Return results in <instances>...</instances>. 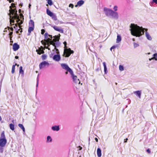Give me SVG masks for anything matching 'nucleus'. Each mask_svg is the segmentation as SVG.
<instances>
[{
	"label": "nucleus",
	"instance_id": "nucleus-1",
	"mask_svg": "<svg viewBox=\"0 0 157 157\" xmlns=\"http://www.w3.org/2000/svg\"><path fill=\"white\" fill-rule=\"evenodd\" d=\"M130 29L131 34L136 37H140L144 34V29L142 27H140L137 25L134 24H131Z\"/></svg>",
	"mask_w": 157,
	"mask_h": 157
},
{
	"label": "nucleus",
	"instance_id": "nucleus-2",
	"mask_svg": "<svg viewBox=\"0 0 157 157\" xmlns=\"http://www.w3.org/2000/svg\"><path fill=\"white\" fill-rule=\"evenodd\" d=\"M61 66L63 68L67 70V71H68L70 73L72 77L73 80L75 83L78 84H80V82L79 79L77 78V76L74 75L73 71L65 63H62L61 64Z\"/></svg>",
	"mask_w": 157,
	"mask_h": 157
},
{
	"label": "nucleus",
	"instance_id": "nucleus-3",
	"mask_svg": "<svg viewBox=\"0 0 157 157\" xmlns=\"http://www.w3.org/2000/svg\"><path fill=\"white\" fill-rule=\"evenodd\" d=\"M104 11L107 16H111L113 17H117L118 14L117 12H114L112 10L105 7Z\"/></svg>",
	"mask_w": 157,
	"mask_h": 157
},
{
	"label": "nucleus",
	"instance_id": "nucleus-4",
	"mask_svg": "<svg viewBox=\"0 0 157 157\" xmlns=\"http://www.w3.org/2000/svg\"><path fill=\"white\" fill-rule=\"evenodd\" d=\"M44 37L46 39V40H45L46 42H47L48 46L51 44L53 45L55 48V47H56L55 42L52 41H50L52 38V35H49L48 33H46L44 34Z\"/></svg>",
	"mask_w": 157,
	"mask_h": 157
},
{
	"label": "nucleus",
	"instance_id": "nucleus-5",
	"mask_svg": "<svg viewBox=\"0 0 157 157\" xmlns=\"http://www.w3.org/2000/svg\"><path fill=\"white\" fill-rule=\"evenodd\" d=\"M7 143V140L6 138L4 132H2L0 138V146L1 147H4Z\"/></svg>",
	"mask_w": 157,
	"mask_h": 157
},
{
	"label": "nucleus",
	"instance_id": "nucleus-6",
	"mask_svg": "<svg viewBox=\"0 0 157 157\" xmlns=\"http://www.w3.org/2000/svg\"><path fill=\"white\" fill-rule=\"evenodd\" d=\"M74 53V51L72 50L70 48H65L64 49L63 56L66 57H69L71 54Z\"/></svg>",
	"mask_w": 157,
	"mask_h": 157
},
{
	"label": "nucleus",
	"instance_id": "nucleus-7",
	"mask_svg": "<svg viewBox=\"0 0 157 157\" xmlns=\"http://www.w3.org/2000/svg\"><path fill=\"white\" fill-rule=\"evenodd\" d=\"M9 12L10 13L9 14V15L10 16H11V15H12V16H12V19L14 18H17L18 17H19L17 14V11L16 8L13 9H10L9 10Z\"/></svg>",
	"mask_w": 157,
	"mask_h": 157
},
{
	"label": "nucleus",
	"instance_id": "nucleus-8",
	"mask_svg": "<svg viewBox=\"0 0 157 157\" xmlns=\"http://www.w3.org/2000/svg\"><path fill=\"white\" fill-rule=\"evenodd\" d=\"M10 17L11 18V19H10V24L11 25H14V24H13V25L11 24V23H14V19H17V20L16 21L17 23H18V22L20 21V19L19 18V17H17V18H14L12 19V16H10Z\"/></svg>",
	"mask_w": 157,
	"mask_h": 157
},
{
	"label": "nucleus",
	"instance_id": "nucleus-9",
	"mask_svg": "<svg viewBox=\"0 0 157 157\" xmlns=\"http://www.w3.org/2000/svg\"><path fill=\"white\" fill-rule=\"evenodd\" d=\"M48 65V62L45 61L43 62L40 63L39 64V67L40 69H42L46 65Z\"/></svg>",
	"mask_w": 157,
	"mask_h": 157
},
{
	"label": "nucleus",
	"instance_id": "nucleus-10",
	"mask_svg": "<svg viewBox=\"0 0 157 157\" xmlns=\"http://www.w3.org/2000/svg\"><path fill=\"white\" fill-rule=\"evenodd\" d=\"M53 59L56 61H59L60 59V56L58 54L55 55L53 56Z\"/></svg>",
	"mask_w": 157,
	"mask_h": 157
},
{
	"label": "nucleus",
	"instance_id": "nucleus-11",
	"mask_svg": "<svg viewBox=\"0 0 157 157\" xmlns=\"http://www.w3.org/2000/svg\"><path fill=\"white\" fill-rule=\"evenodd\" d=\"M19 46L16 43L13 44V49L14 51H17L19 48Z\"/></svg>",
	"mask_w": 157,
	"mask_h": 157
},
{
	"label": "nucleus",
	"instance_id": "nucleus-12",
	"mask_svg": "<svg viewBox=\"0 0 157 157\" xmlns=\"http://www.w3.org/2000/svg\"><path fill=\"white\" fill-rule=\"evenodd\" d=\"M53 28L56 31H58L61 33H63V29L60 28L59 27L57 26H54L53 27Z\"/></svg>",
	"mask_w": 157,
	"mask_h": 157
},
{
	"label": "nucleus",
	"instance_id": "nucleus-13",
	"mask_svg": "<svg viewBox=\"0 0 157 157\" xmlns=\"http://www.w3.org/2000/svg\"><path fill=\"white\" fill-rule=\"evenodd\" d=\"M97 154L98 157H101V150L100 148H98L97 150Z\"/></svg>",
	"mask_w": 157,
	"mask_h": 157
},
{
	"label": "nucleus",
	"instance_id": "nucleus-14",
	"mask_svg": "<svg viewBox=\"0 0 157 157\" xmlns=\"http://www.w3.org/2000/svg\"><path fill=\"white\" fill-rule=\"evenodd\" d=\"M34 27L29 26L28 29V35H29L30 34L31 32L33 31L34 30Z\"/></svg>",
	"mask_w": 157,
	"mask_h": 157
},
{
	"label": "nucleus",
	"instance_id": "nucleus-15",
	"mask_svg": "<svg viewBox=\"0 0 157 157\" xmlns=\"http://www.w3.org/2000/svg\"><path fill=\"white\" fill-rule=\"evenodd\" d=\"M134 93L136 95L138 96L139 98H141V92L140 91H136L134 92Z\"/></svg>",
	"mask_w": 157,
	"mask_h": 157
},
{
	"label": "nucleus",
	"instance_id": "nucleus-16",
	"mask_svg": "<svg viewBox=\"0 0 157 157\" xmlns=\"http://www.w3.org/2000/svg\"><path fill=\"white\" fill-rule=\"evenodd\" d=\"M36 52H37V54L39 55H40L41 54L44 53V51L43 49H40L39 48V49L36 50Z\"/></svg>",
	"mask_w": 157,
	"mask_h": 157
},
{
	"label": "nucleus",
	"instance_id": "nucleus-17",
	"mask_svg": "<svg viewBox=\"0 0 157 157\" xmlns=\"http://www.w3.org/2000/svg\"><path fill=\"white\" fill-rule=\"evenodd\" d=\"M52 128L54 131H58L59 129V126H54L52 127Z\"/></svg>",
	"mask_w": 157,
	"mask_h": 157
},
{
	"label": "nucleus",
	"instance_id": "nucleus-18",
	"mask_svg": "<svg viewBox=\"0 0 157 157\" xmlns=\"http://www.w3.org/2000/svg\"><path fill=\"white\" fill-rule=\"evenodd\" d=\"M46 13L50 17L52 16L53 14V13L51 12L48 9H47Z\"/></svg>",
	"mask_w": 157,
	"mask_h": 157
},
{
	"label": "nucleus",
	"instance_id": "nucleus-19",
	"mask_svg": "<svg viewBox=\"0 0 157 157\" xmlns=\"http://www.w3.org/2000/svg\"><path fill=\"white\" fill-rule=\"evenodd\" d=\"M146 36L147 38L149 40H151L152 38L149 34L147 32H146Z\"/></svg>",
	"mask_w": 157,
	"mask_h": 157
},
{
	"label": "nucleus",
	"instance_id": "nucleus-20",
	"mask_svg": "<svg viewBox=\"0 0 157 157\" xmlns=\"http://www.w3.org/2000/svg\"><path fill=\"white\" fill-rule=\"evenodd\" d=\"M154 57L151 59H149V60H151L152 59H155V60H157V54L155 53L153 55Z\"/></svg>",
	"mask_w": 157,
	"mask_h": 157
},
{
	"label": "nucleus",
	"instance_id": "nucleus-21",
	"mask_svg": "<svg viewBox=\"0 0 157 157\" xmlns=\"http://www.w3.org/2000/svg\"><path fill=\"white\" fill-rule=\"evenodd\" d=\"M103 64L104 67V71L105 73L106 74L107 73V69L106 65V63L105 62L103 63Z\"/></svg>",
	"mask_w": 157,
	"mask_h": 157
},
{
	"label": "nucleus",
	"instance_id": "nucleus-22",
	"mask_svg": "<svg viewBox=\"0 0 157 157\" xmlns=\"http://www.w3.org/2000/svg\"><path fill=\"white\" fill-rule=\"evenodd\" d=\"M121 40V36L120 35H118L117 36L116 42L117 43H118Z\"/></svg>",
	"mask_w": 157,
	"mask_h": 157
},
{
	"label": "nucleus",
	"instance_id": "nucleus-23",
	"mask_svg": "<svg viewBox=\"0 0 157 157\" xmlns=\"http://www.w3.org/2000/svg\"><path fill=\"white\" fill-rule=\"evenodd\" d=\"M9 126L10 128L12 131H13L14 130V125L13 124L11 123L10 124Z\"/></svg>",
	"mask_w": 157,
	"mask_h": 157
},
{
	"label": "nucleus",
	"instance_id": "nucleus-24",
	"mask_svg": "<svg viewBox=\"0 0 157 157\" xmlns=\"http://www.w3.org/2000/svg\"><path fill=\"white\" fill-rule=\"evenodd\" d=\"M17 65V63H15V65H14L12 66V70H11V73L12 74H13L15 72V66Z\"/></svg>",
	"mask_w": 157,
	"mask_h": 157
},
{
	"label": "nucleus",
	"instance_id": "nucleus-25",
	"mask_svg": "<svg viewBox=\"0 0 157 157\" xmlns=\"http://www.w3.org/2000/svg\"><path fill=\"white\" fill-rule=\"evenodd\" d=\"M29 25L32 27H34V21L32 20H30L29 22Z\"/></svg>",
	"mask_w": 157,
	"mask_h": 157
},
{
	"label": "nucleus",
	"instance_id": "nucleus-26",
	"mask_svg": "<svg viewBox=\"0 0 157 157\" xmlns=\"http://www.w3.org/2000/svg\"><path fill=\"white\" fill-rule=\"evenodd\" d=\"M18 125V126L22 130L23 132H25V128L23 126V125L22 124H19Z\"/></svg>",
	"mask_w": 157,
	"mask_h": 157
},
{
	"label": "nucleus",
	"instance_id": "nucleus-27",
	"mask_svg": "<svg viewBox=\"0 0 157 157\" xmlns=\"http://www.w3.org/2000/svg\"><path fill=\"white\" fill-rule=\"evenodd\" d=\"M84 3V1L82 0H81L78 2L77 4L78 6H81Z\"/></svg>",
	"mask_w": 157,
	"mask_h": 157
},
{
	"label": "nucleus",
	"instance_id": "nucleus-28",
	"mask_svg": "<svg viewBox=\"0 0 157 157\" xmlns=\"http://www.w3.org/2000/svg\"><path fill=\"white\" fill-rule=\"evenodd\" d=\"M19 73L22 74V75H23L24 72L22 69V66H20V67Z\"/></svg>",
	"mask_w": 157,
	"mask_h": 157
},
{
	"label": "nucleus",
	"instance_id": "nucleus-29",
	"mask_svg": "<svg viewBox=\"0 0 157 157\" xmlns=\"http://www.w3.org/2000/svg\"><path fill=\"white\" fill-rule=\"evenodd\" d=\"M54 38L53 39V40H50V41H52L54 42H56L58 40L57 39L58 37L56 36H54Z\"/></svg>",
	"mask_w": 157,
	"mask_h": 157
},
{
	"label": "nucleus",
	"instance_id": "nucleus-30",
	"mask_svg": "<svg viewBox=\"0 0 157 157\" xmlns=\"http://www.w3.org/2000/svg\"><path fill=\"white\" fill-rule=\"evenodd\" d=\"M51 17L52 19H53L54 21H56L57 20V16L54 14H53L52 16H51Z\"/></svg>",
	"mask_w": 157,
	"mask_h": 157
},
{
	"label": "nucleus",
	"instance_id": "nucleus-31",
	"mask_svg": "<svg viewBox=\"0 0 157 157\" xmlns=\"http://www.w3.org/2000/svg\"><path fill=\"white\" fill-rule=\"evenodd\" d=\"M12 8H16V6H15V4H14L13 3H12L11 4V6H10V9H12Z\"/></svg>",
	"mask_w": 157,
	"mask_h": 157
},
{
	"label": "nucleus",
	"instance_id": "nucleus-32",
	"mask_svg": "<svg viewBox=\"0 0 157 157\" xmlns=\"http://www.w3.org/2000/svg\"><path fill=\"white\" fill-rule=\"evenodd\" d=\"M45 40H46V39H45L44 40H41V43L42 44H43L44 46H45L46 45V43H47V42H46Z\"/></svg>",
	"mask_w": 157,
	"mask_h": 157
},
{
	"label": "nucleus",
	"instance_id": "nucleus-33",
	"mask_svg": "<svg viewBox=\"0 0 157 157\" xmlns=\"http://www.w3.org/2000/svg\"><path fill=\"white\" fill-rule=\"evenodd\" d=\"M41 57L43 60H45L47 58V56L45 54L43 55Z\"/></svg>",
	"mask_w": 157,
	"mask_h": 157
},
{
	"label": "nucleus",
	"instance_id": "nucleus-34",
	"mask_svg": "<svg viewBox=\"0 0 157 157\" xmlns=\"http://www.w3.org/2000/svg\"><path fill=\"white\" fill-rule=\"evenodd\" d=\"M119 70L121 71H123L124 70L123 67L121 65H120L119 66Z\"/></svg>",
	"mask_w": 157,
	"mask_h": 157
},
{
	"label": "nucleus",
	"instance_id": "nucleus-35",
	"mask_svg": "<svg viewBox=\"0 0 157 157\" xmlns=\"http://www.w3.org/2000/svg\"><path fill=\"white\" fill-rule=\"evenodd\" d=\"M47 140L48 141H49L50 142H51L52 141V139L50 136H48L47 137Z\"/></svg>",
	"mask_w": 157,
	"mask_h": 157
},
{
	"label": "nucleus",
	"instance_id": "nucleus-36",
	"mask_svg": "<svg viewBox=\"0 0 157 157\" xmlns=\"http://www.w3.org/2000/svg\"><path fill=\"white\" fill-rule=\"evenodd\" d=\"M48 4L50 5H52V0H48Z\"/></svg>",
	"mask_w": 157,
	"mask_h": 157
},
{
	"label": "nucleus",
	"instance_id": "nucleus-37",
	"mask_svg": "<svg viewBox=\"0 0 157 157\" xmlns=\"http://www.w3.org/2000/svg\"><path fill=\"white\" fill-rule=\"evenodd\" d=\"M54 50H56V53L57 54L59 55V50L58 49L56 48V47H55V48H54Z\"/></svg>",
	"mask_w": 157,
	"mask_h": 157
},
{
	"label": "nucleus",
	"instance_id": "nucleus-38",
	"mask_svg": "<svg viewBox=\"0 0 157 157\" xmlns=\"http://www.w3.org/2000/svg\"><path fill=\"white\" fill-rule=\"evenodd\" d=\"M22 23H23V21H22V20L21 21V22H19V23H18V25H19V28H21V24H22Z\"/></svg>",
	"mask_w": 157,
	"mask_h": 157
},
{
	"label": "nucleus",
	"instance_id": "nucleus-39",
	"mask_svg": "<svg viewBox=\"0 0 157 157\" xmlns=\"http://www.w3.org/2000/svg\"><path fill=\"white\" fill-rule=\"evenodd\" d=\"M63 44H64L65 48H67V47L66 46V45H67V43L66 42L64 41V43H63Z\"/></svg>",
	"mask_w": 157,
	"mask_h": 157
},
{
	"label": "nucleus",
	"instance_id": "nucleus-40",
	"mask_svg": "<svg viewBox=\"0 0 157 157\" xmlns=\"http://www.w3.org/2000/svg\"><path fill=\"white\" fill-rule=\"evenodd\" d=\"M45 31L44 29H42L41 30V34H42L43 35L44 34V33H45Z\"/></svg>",
	"mask_w": 157,
	"mask_h": 157
},
{
	"label": "nucleus",
	"instance_id": "nucleus-41",
	"mask_svg": "<svg viewBox=\"0 0 157 157\" xmlns=\"http://www.w3.org/2000/svg\"><path fill=\"white\" fill-rule=\"evenodd\" d=\"M20 19L22 18L23 19H24V16L22 14L20 13Z\"/></svg>",
	"mask_w": 157,
	"mask_h": 157
},
{
	"label": "nucleus",
	"instance_id": "nucleus-42",
	"mask_svg": "<svg viewBox=\"0 0 157 157\" xmlns=\"http://www.w3.org/2000/svg\"><path fill=\"white\" fill-rule=\"evenodd\" d=\"M117 6H115L113 8V9H114V10L115 11H116L117 10Z\"/></svg>",
	"mask_w": 157,
	"mask_h": 157
},
{
	"label": "nucleus",
	"instance_id": "nucleus-43",
	"mask_svg": "<svg viewBox=\"0 0 157 157\" xmlns=\"http://www.w3.org/2000/svg\"><path fill=\"white\" fill-rule=\"evenodd\" d=\"M134 47H137V46H139V45L136 43H134Z\"/></svg>",
	"mask_w": 157,
	"mask_h": 157
},
{
	"label": "nucleus",
	"instance_id": "nucleus-44",
	"mask_svg": "<svg viewBox=\"0 0 157 157\" xmlns=\"http://www.w3.org/2000/svg\"><path fill=\"white\" fill-rule=\"evenodd\" d=\"M69 7H71L72 8H73L74 7V5L72 4H70L69 5Z\"/></svg>",
	"mask_w": 157,
	"mask_h": 157
},
{
	"label": "nucleus",
	"instance_id": "nucleus-45",
	"mask_svg": "<svg viewBox=\"0 0 157 157\" xmlns=\"http://www.w3.org/2000/svg\"><path fill=\"white\" fill-rule=\"evenodd\" d=\"M147 151L148 153L149 154H150L151 153V151L149 149H147Z\"/></svg>",
	"mask_w": 157,
	"mask_h": 157
},
{
	"label": "nucleus",
	"instance_id": "nucleus-46",
	"mask_svg": "<svg viewBox=\"0 0 157 157\" xmlns=\"http://www.w3.org/2000/svg\"><path fill=\"white\" fill-rule=\"evenodd\" d=\"M152 2L155 3L156 4H157V0H153Z\"/></svg>",
	"mask_w": 157,
	"mask_h": 157
},
{
	"label": "nucleus",
	"instance_id": "nucleus-47",
	"mask_svg": "<svg viewBox=\"0 0 157 157\" xmlns=\"http://www.w3.org/2000/svg\"><path fill=\"white\" fill-rule=\"evenodd\" d=\"M115 48V46H113L111 48H110V50L112 51V49H114Z\"/></svg>",
	"mask_w": 157,
	"mask_h": 157
},
{
	"label": "nucleus",
	"instance_id": "nucleus-48",
	"mask_svg": "<svg viewBox=\"0 0 157 157\" xmlns=\"http://www.w3.org/2000/svg\"><path fill=\"white\" fill-rule=\"evenodd\" d=\"M13 33L12 32H10V33L9 34V35L10 36H11V35H12V34Z\"/></svg>",
	"mask_w": 157,
	"mask_h": 157
},
{
	"label": "nucleus",
	"instance_id": "nucleus-49",
	"mask_svg": "<svg viewBox=\"0 0 157 157\" xmlns=\"http://www.w3.org/2000/svg\"><path fill=\"white\" fill-rule=\"evenodd\" d=\"M8 28H9V29H10V30L12 31L13 30V28L12 27H11V28H10V27H9Z\"/></svg>",
	"mask_w": 157,
	"mask_h": 157
},
{
	"label": "nucleus",
	"instance_id": "nucleus-50",
	"mask_svg": "<svg viewBox=\"0 0 157 157\" xmlns=\"http://www.w3.org/2000/svg\"><path fill=\"white\" fill-rule=\"evenodd\" d=\"M128 140V139L127 138H126V139H125L124 140V143L127 142Z\"/></svg>",
	"mask_w": 157,
	"mask_h": 157
},
{
	"label": "nucleus",
	"instance_id": "nucleus-51",
	"mask_svg": "<svg viewBox=\"0 0 157 157\" xmlns=\"http://www.w3.org/2000/svg\"><path fill=\"white\" fill-rule=\"evenodd\" d=\"M39 49H43L44 50V48L42 46H41L40 48H39Z\"/></svg>",
	"mask_w": 157,
	"mask_h": 157
},
{
	"label": "nucleus",
	"instance_id": "nucleus-52",
	"mask_svg": "<svg viewBox=\"0 0 157 157\" xmlns=\"http://www.w3.org/2000/svg\"><path fill=\"white\" fill-rule=\"evenodd\" d=\"M45 48H46L48 49V50H50V49L49 48H48V46H47V47L45 46Z\"/></svg>",
	"mask_w": 157,
	"mask_h": 157
},
{
	"label": "nucleus",
	"instance_id": "nucleus-53",
	"mask_svg": "<svg viewBox=\"0 0 157 157\" xmlns=\"http://www.w3.org/2000/svg\"><path fill=\"white\" fill-rule=\"evenodd\" d=\"M95 140H96V141L97 142H98V138L96 137L95 138Z\"/></svg>",
	"mask_w": 157,
	"mask_h": 157
},
{
	"label": "nucleus",
	"instance_id": "nucleus-54",
	"mask_svg": "<svg viewBox=\"0 0 157 157\" xmlns=\"http://www.w3.org/2000/svg\"><path fill=\"white\" fill-rule=\"evenodd\" d=\"M12 37L10 36V42L13 43V41H11V40H12Z\"/></svg>",
	"mask_w": 157,
	"mask_h": 157
},
{
	"label": "nucleus",
	"instance_id": "nucleus-55",
	"mask_svg": "<svg viewBox=\"0 0 157 157\" xmlns=\"http://www.w3.org/2000/svg\"><path fill=\"white\" fill-rule=\"evenodd\" d=\"M15 58L16 59H18V58L19 57L18 56H15Z\"/></svg>",
	"mask_w": 157,
	"mask_h": 157
},
{
	"label": "nucleus",
	"instance_id": "nucleus-56",
	"mask_svg": "<svg viewBox=\"0 0 157 157\" xmlns=\"http://www.w3.org/2000/svg\"><path fill=\"white\" fill-rule=\"evenodd\" d=\"M18 12H19V13H21V9H19V10H18Z\"/></svg>",
	"mask_w": 157,
	"mask_h": 157
},
{
	"label": "nucleus",
	"instance_id": "nucleus-57",
	"mask_svg": "<svg viewBox=\"0 0 157 157\" xmlns=\"http://www.w3.org/2000/svg\"><path fill=\"white\" fill-rule=\"evenodd\" d=\"M3 149L2 148H1V153H2L3 152Z\"/></svg>",
	"mask_w": 157,
	"mask_h": 157
},
{
	"label": "nucleus",
	"instance_id": "nucleus-58",
	"mask_svg": "<svg viewBox=\"0 0 157 157\" xmlns=\"http://www.w3.org/2000/svg\"><path fill=\"white\" fill-rule=\"evenodd\" d=\"M23 5V4L21 3H20L19 5V6H22Z\"/></svg>",
	"mask_w": 157,
	"mask_h": 157
},
{
	"label": "nucleus",
	"instance_id": "nucleus-59",
	"mask_svg": "<svg viewBox=\"0 0 157 157\" xmlns=\"http://www.w3.org/2000/svg\"><path fill=\"white\" fill-rule=\"evenodd\" d=\"M66 71H67L65 72V74L67 75V74H68V71H67V70H66Z\"/></svg>",
	"mask_w": 157,
	"mask_h": 157
},
{
	"label": "nucleus",
	"instance_id": "nucleus-60",
	"mask_svg": "<svg viewBox=\"0 0 157 157\" xmlns=\"http://www.w3.org/2000/svg\"><path fill=\"white\" fill-rule=\"evenodd\" d=\"M21 30L20 31V33H21L22 32V29H21Z\"/></svg>",
	"mask_w": 157,
	"mask_h": 157
},
{
	"label": "nucleus",
	"instance_id": "nucleus-61",
	"mask_svg": "<svg viewBox=\"0 0 157 157\" xmlns=\"http://www.w3.org/2000/svg\"><path fill=\"white\" fill-rule=\"evenodd\" d=\"M18 25V24H15V26L16 27H17Z\"/></svg>",
	"mask_w": 157,
	"mask_h": 157
},
{
	"label": "nucleus",
	"instance_id": "nucleus-62",
	"mask_svg": "<svg viewBox=\"0 0 157 157\" xmlns=\"http://www.w3.org/2000/svg\"><path fill=\"white\" fill-rule=\"evenodd\" d=\"M31 6V4H29V8H30Z\"/></svg>",
	"mask_w": 157,
	"mask_h": 157
},
{
	"label": "nucleus",
	"instance_id": "nucleus-63",
	"mask_svg": "<svg viewBox=\"0 0 157 157\" xmlns=\"http://www.w3.org/2000/svg\"><path fill=\"white\" fill-rule=\"evenodd\" d=\"M2 120L1 117L0 116V121H1Z\"/></svg>",
	"mask_w": 157,
	"mask_h": 157
},
{
	"label": "nucleus",
	"instance_id": "nucleus-64",
	"mask_svg": "<svg viewBox=\"0 0 157 157\" xmlns=\"http://www.w3.org/2000/svg\"><path fill=\"white\" fill-rule=\"evenodd\" d=\"M80 148L79 149V150H80L82 149V147H80Z\"/></svg>",
	"mask_w": 157,
	"mask_h": 157
}]
</instances>
